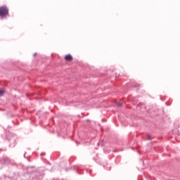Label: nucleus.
Returning a JSON list of instances; mask_svg holds the SVG:
<instances>
[{
	"instance_id": "obj_1",
	"label": "nucleus",
	"mask_w": 180,
	"mask_h": 180,
	"mask_svg": "<svg viewBox=\"0 0 180 180\" xmlns=\"http://www.w3.org/2000/svg\"><path fill=\"white\" fill-rule=\"evenodd\" d=\"M8 13H9V10L7 6H3L0 8V16H1V18L6 16Z\"/></svg>"
},
{
	"instance_id": "obj_3",
	"label": "nucleus",
	"mask_w": 180,
	"mask_h": 180,
	"mask_svg": "<svg viewBox=\"0 0 180 180\" xmlns=\"http://www.w3.org/2000/svg\"><path fill=\"white\" fill-rule=\"evenodd\" d=\"M4 94H5V90L1 89L0 90V96H4Z\"/></svg>"
},
{
	"instance_id": "obj_5",
	"label": "nucleus",
	"mask_w": 180,
	"mask_h": 180,
	"mask_svg": "<svg viewBox=\"0 0 180 180\" xmlns=\"http://www.w3.org/2000/svg\"><path fill=\"white\" fill-rule=\"evenodd\" d=\"M150 135H148V140H150Z\"/></svg>"
},
{
	"instance_id": "obj_2",
	"label": "nucleus",
	"mask_w": 180,
	"mask_h": 180,
	"mask_svg": "<svg viewBox=\"0 0 180 180\" xmlns=\"http://www.w3.org/2000/svg\"><path fill=\"white\" fill-rule=\"evenodd\" d=\"M65 60L66 61H72V60H74V58H72V56H71V54H68L65 56Z\"/></svg>"
},
{
	"instance_id": "obj_4",
	"label": "nucleus",
	"mask_w": 180,
	"mask_h": 180,
	"mask_svg": "<svg viewBox=\"0 0 180 180\" xmlns=\"http://www.w3.org/2000/svg\"><path fill=\"white\" fill-rule=\"evenodd\" d=\"M122 102H117V106H122Z\"/></svg>"
}]
</instances>
